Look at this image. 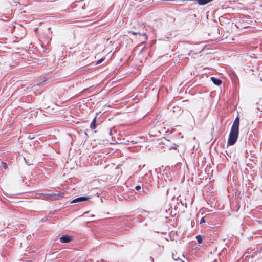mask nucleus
Listing matches in <instances>:
<instances>
[{"instance_id": "f257e3e1", "label": "nucleus", "mask_w": 262, "mask_h": 262, "mask_svg": "<svg viewBox=\"0 0 262 262\" xmlns=\"http://www.w3.org/2000/svg\"><path fill=\"white\" fill-rule=\"evenodd\" d=\"M239 126V118L237 116L235 119L232 125L228 139V145H233L236 143L238 137Z\"/></svg>"}, {"instance_id": "f03ea898", "label": "nucleus", "mask_w": 262, "mask_h": 262, "mask_svg": "<svg viewBox=\"0 0 262 262\" xmlns=\"http://www.w3.org/2000/svg\"><path fill=\"white\" fill-rule=\"evenodd\" d=\"M42 198L47 200L55 201L59 200L64 197V193L60 192L59 193H42L41 194Z\"/></svg>"}, {"instance_id": "7ed1b4c3", "label": "nucleus", "mask_w": 262, "mask_h": 262, "mask_svg": "<svg viewBox=\"0 0 262 262\" xmlns=\"http://www.w3.org/2000/svg\"><path fill=\"white\" fill-rule=\"evenodd\" d=\"M71 240H72L71 236H70L67 235H63L60 238V241L61 243H69Z\"/></svg>"}, {"instance_id": "20e7f679", "label": "nucleus", "mask_w": 262, "mask_h": 262, "mask_svg": "<svg viewBox=\"0 0 262 262\" xmlns=\"http://www.w3.org/2000/svg\"><path fill=\"white\" fill-rule=\"evenodd\" d=\"M89 197L87 196H80L74 199L71 203H78L81 202H84L87 201L89 199Z\"/></svg>"}, {"instance_id": "39448f33", "label": "nucleus", "mask_w": 262, "mask_h": 262, "mask_svg": "<svg viewBox=\"0 0 262 262\" xmlns=\"http://www.w3.org/2000/svg\"><path fill=\"white\" fill-rule=\"evenodd\" d=\"M211 80L212 82L216 85H220L222 84V81L217 78L215 77H211Z\"/></svg>"}, {"instance_id": "423d86ee", "label": "nucleus", "mask_w": 262, "mask_h": 262, "mask_svg": "<svg viewBox=\"0 0 262 262\" xmlns=\"http://www.w3.org/2000/svg\"><path fill=\"white\" fill-rule=\"evenodd\" d=\"M132 33L134 35H137L138 34H139L140 36H142L144 37V40H143V43H144L145 41H146L147 39V36L146 35V34L145 33H138V32H132Z\"/></svg>"}, {"instance_id": "0eeeda50", "label": "nucleus", "mask_w": 262, "mask_h": 262, "mask_svg": "<svg viewBox=\"0 0 262 262\" xmlns=\"http://www.w3.org/2000/svg\"><path fill=\"white\" fill-rule=\"evenodd\" d=\"M197 3L200 5H204L212 1L213 0H196Z\"/></svg>"}, {"instance_id": "6e6552de", "label": "nucleus", "mask_w": 262, "mask_h": 262, "mask_svg": "<svg viewBox=\"0 0 262 262\" xmlns=\"http://www.w3.org/2000/svg\"><path fill=\"white\" fill-rule=\"evenodd\" d=\"M90 127L92 129H94L96 128V117L94 118V119L93 120L92 122L91 123Z\"/></svg>"}, {"instance_id": "1a4fd4ad", "label": "nucleus", "mask_w": 262, "mask_h": 262, "mask_svg": "<svg viewBox=\"0 0 262 262\" xmlns=\"http://www.w3.org/2000/svg\"><path fill=\"white\" fill-rule=\"evenodd\" d=\"M196 240L198 243L201 244L202 242L203 238L201 236L198 235L196 236Z\"/></svg>"}, {"instance_id": "9d476101", "label": "nucleus", "mask_w": 262, "mask_h": 262, "mask_svg": "<svg viewBox=\"0 0 262 262\" xmlns=\"http://www.w3.org/2000/svg\"><path fill=\"white\" fill-rule=\"evenodd\" d=\"M1 167L3 168L4 169H7V164L6 162H2L1 163Z\"/></svg>"}, {"instance_id": "9b49d317", "label": "nucleus", "mask_w": 262, "mask_h": 262, "mask_svg": "<svg viewBox=\"0 0 262 262\" xmlns=\"http://www.w3.org/2000/svg\"><path fill=\"white\" fill-rule=\"evenodd\" d=\"M177 147H178V145L174 144L171 146L169 147V149H176Z\"/></svg>"}, {"instance_id": "f8f14e48", "label": "nucleus", "mask_w": 262, "mask_h": 262, "mask_svg": "<svg viewBox=\"0 0 262 262\" xmlns=\"http://www.w3.org/2000/svg\"><path fill=\"white\" fill-rule=\"evenodd\" d=\"M172 258H173V259L174 260H178L180 259V258H179V257H178V256H177V254H173Z\"/></svg>"}, {"instance_id": "ddd939ff", "label": "nucleus", "mask_w": 262, "mask_h": 262, "mask_svg": "<svg viewBox=\"0 0 262 262\" xmlns=\"http://www.w3.org/2000/svg\"><path fill=\"white\" fill-rule=\"evenodd\" d=\"M104 60V58H101L100 59H99L98 61H97L96 62V64H99L100 63H101L102 61H103Z\"/></svg>"}, {"instance_id": "4468645a", "label": "nucleus", "mask_w": 262, "mask_h": 262, "mask_svg": "<svg viewBox=\"0 0 262 262\" xmlns=\"http://www.w3.org/2000/svg\"><path fill=\"white\" fill-rule=\"evenodd\" d=\"M138 212L140 213H146V212H148L146 210H144V209H140L138 211Z\"/></svg>"}, {"instance_id": "2eb2a0df", "label": "nucleus", "mask_w": 262, "mask_h": 262, "mask_svg": "<svg viewBox=\"0 0 262 262\" xmlns=\"http://www.w3.org/2000/svg\"><path fill=\"white\" fill-rule=\"evenodd\" d=\"M205 219H204V217H202V218L201 219L200 222V224H202V223H205Z\"/></svg>"}, {"instance_id": "dca6fc26", "label": "nucleus", "mask_w": 262, "mask_h": 262, "mask_svg": "<svg viewBox=\"0 0 262 262\" xmlns=\"http://www.w3.org/2000/svg\"><path fill=\"white\" fill-rule=\"evenodd\" d=\"M135 189L137 190H139L141 189V186H139V185H138V186H136L135 187Z\"/></svg>"}, {"instance_id": "f3484780", "label": "nucleus", "mask_w": 262, "mask_h": 262, "mask_svg": "<svg viewBox=\"0 0 262 262\" xmlns=\"http://www.w3.org/2000/svg\"><path fill=\"white\" fill-rule=\"evenodd\" d=\"M28 138H29V139H33V137H32L31 136V135H29V136H28Z\"/></svg>"}, {"instance_id": "a211bd4d", "label": "nucleus", "mask_w": 262, "mask_h": 262, "mask_svg": "<svg viewBox=\"0 0 262 262\" xmlns=\"http://www.w3.org/2000/svg\"><path fill=\"white\" fill-rule=\"evenodd\" d=\"M143 49H144L143 48V49L141 50V51L140 52V53H141L142 52V51H143Z\"/></svg>"}, {"instance_id": "6ab92c4d", "label": "nucleus", "mask_w": 262, "mask_h": 262, "mask_svg": "<svg viewBox=\"0 0 262 262\" xmlns=\"http://www.w3.org/2000/svg\"><path fill=\"white\" fill-rule=\"evenodd\" d=\"M182 262H184V261H182Z\"/></svg>"}]
</instances>
